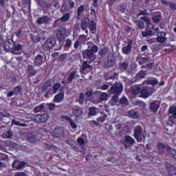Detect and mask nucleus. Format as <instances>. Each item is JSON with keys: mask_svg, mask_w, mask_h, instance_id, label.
I'll return each instance as SVG.
<instances>
[{"mask_svg": "<svg viewBox=\"0 0 176 176\" xmlns=\"http://www.w3.org/2000/svg\"><path fill=\"white\" fill-rule=\"evenodd\" d=\"M12 124H14L15 126H19L21 127H27V124H23L16 120H12Z\"/></svg>", "mask_w": 176, "mask_h": 176, "instance_id": "33", "label": "nucleus"}, {"mask_svg": "<svg viewBox=\"0 0 176 176\" xmlns=\"http://www.w3.org/2000/svg\"><path fill=\"white\" fill-rule=\"evenodd\" d=\"M151 95L152 91L150 88H144L140 91V96L143 97V98H148V96Z\"/></svg>", "mask_w": 176, "mask_h": 176, "instance_id": "17", "label": "nucleus"}, {"mask_svg": "<svg viewBox=\"0 0 176 176\" xmlns=\"http://www.w3.org/2000/svg\"><path fill=\"white\" fill-rule=\"evenodd\" d=\"M133 43L129 41L127 45L122 47V52L124 54H129L131 52Z\"/></svg>", "mask_w": 176, "mask_h": 176, "instance_id": "21", "label": "nucleus"}, {"mask_svg": "<svg viewBox=\"0 0 176 176\" xmlns=\"http://www.w3.org/2000/svg\"><path fill=\"white\" fill-rule=\"evenodd\" d=\"M65 34H67V30L64 28H60L57 32V38L60 42L65 39Z\"/></svg>", "mask_w": 176, "mask_h": 176, "instance_id": "11", "label": "nucleus"}, {"mask_svg": "<svg viewBox=\"0 0 176 176\" xmlns=\"http://www.w3.org/2000/svg\"><path fill=\"white\" fill-rule=\"evenodd\" d=\"M136 76L137 78H144V76H146V72L144 70H142L137 74Z\"/></svg>", "mask_w": 176, "mask_h": 176, "instance_id": "41", "label": "nucleus"}, {"mask_svg": "<svg viewBox=\"0 0 176 176\" xmlns=\"http://www.w3.org/2000/svg\"><path fill=\"white\" fill-rule=\"evenodd\" d=\"M5 50H7V52H9V50H11L12 53L13 54H19V51L21 50V45L20 44H8V45H4Z\"/></svg>", "mask_w": 176, "mask_h": 176, "instance_id": "4", "label": "nucleus"}, {"mask_svg": "<svg viewBox=\"0 0 176 176\" xmlns=\"http://www.w3.org/2000/svg\"><path fill=\"white\" fill-rule=\"evenodd\" d=\"M43 108H45V104H41L38 106H36L35 108H34V112L36 113L38 112H41V111H42V109H43Z\"/></svg>", "mask_w": 176, "mask_h": 176, "instance_id": "36", "label": "nucleus"}, {"mask_svg": "<svg viewBox=\"0 0 176 176\" xmlns=\"http://www.w3.org/2000/svg\"><path fill=\"white\" fill-rule=\"evenodd\" d=\"M19 163V160H14V162L12 163V167L14 168L16 167V165Z\"/></svg>", "mask_w": 176, "mask_h": 176, "instance_id": "61", "label": "nucleus"}, {"mask_svg": "<svg viewBox=\"0 0 176 176\" xmlns=\"http://www.w3.org/2000/svg\"><path fill=\"white\" fill-rule=\"evenodd\" d=\"M62 101H64V93L58 94L54 96V102H56L57 104H58Z\"/></svg>", "mask_w": 176, "mask_h": 176, "instance_id": "22", "label": "nucleus"}, {"mask_svg": "<svg viewBox=\"0 0 176 176\" xmlns=\"http://www.w3.org/2000/svg\"><path fill=\"white\" fill-rule=\"evenodd\" d=\"M87 27H89V18H85L81 22V28L83 30V31H85L86 34L89 33Z\"/></svg>", "mask_w": 176, "mask_h": 176, "instance_id": "18", "label": "nucleus"}, {"mask_svg": "<svg viewBox=\"0 0 176 176\" xmlns=\"http://www.w3.org/2000/svg\"><path fill=\"white\" fill-rule=\"evenodd\" d=\"M21 89H23V87L21 86H18V87H15L14 89V93L15 94H19V93H20V91H21Z\"/></svg>", "mask_w": 176, "mask_h": 176, "instance_id": "49", "label": "nucleus"}, {"mask_svg": "<svg viewBox=\"0 0 176 176\" xmlns=\"http://www.w3.org/2000/svg\"><path fill=\"white\" fill-rule=\"evenodd\" d=\"M136 24L139 27V28H144V27H145V23H144V22H142V21H137Z\"/></svg>", "mask_w": 176, "mask_h": 176, "instance_id": "48", "label": "nucleus"}, {"mask_svg": "<svg viewBox=\"0 0 176 176\" xmlns=\"http://www.w3.org/2000/svg\"><path fill=\"white\" fill-rule=\"evenodd\" d=\"M150 109L156 113L159 109V105L156 104L155 102H152L150 104Z\"/></svg>", "mask_w": 176, "mask_h": 176, "instance_id": "32", "label": "nucleus"}, {"mask_svg": "<svg viewBox=\"0 0 176 176\" xmlns=\"http://www.w3.org/2000/svg\"><path fill=\"white\" fill-rule=\"evenodd\" d=\"M69 14H65L60 19V21H67V20H69Z\"/></svg>", "mask_w": 176, "mask_h": 176, "instance_id": "40", "label": "nucleus"}, {"mask_svg": "<svg viewBox=\"0 0 176 176\" xmlns=\"http://www.w3.org/2000/svg\"><path fill=\"white\" fill-rule=\"evenodd\" d=\"M92 94H92L91 91H87V92L86 93L87 97H91Z\"/></svg>", "mask_w": 176, "mask_h": 176, "instance_id": "62", "label": "nucleus"}, {"mask_svg": "<svg viewBox=\"0 0 176 176\" xmlns=\"http://www.w3.org/2000/svg\"><path fill=\"white\" fill-rule=\"evenodd\" d=\"M134 137L137 140L138 142H141L145 140V135L142 133V129L141 126H138L134 129Z\"/></svg>", "mask_w": 176, "mask_h": 176, "instance_id": "5", "label": "nucleus"}, {"mask_svg": "<svg viewBox=\"0 0 176 176\" xmlns=\"http://www.w3.org/2000/svg\"><path fill=\"white\" fill-rule=\"evenodd\" d=\"M78 102L82 105L83 102H85V94L82 93L80 94L79 98H78Z\"/></svg>", "mask_w": 176, "mask_h": 176, "instance_id": "39", "label": "nucleus"}, {"mask_svg": "<svg viewBox=\"0 0 176 176\" xmlns=\"http://www.w3.org/2000/svg\"><path fill=\"white\" fill-rule=\"evenodd\" d=\"M89 29L91 34H96V30H97V25L96 24V22L92 21L89 23Z\"/></svg>", "mask_w": 176, "mask_h": 176, "instance_id": "25", "label": "nucleus"}, {"mask_svg": "<svg viewBox=\"0 0 176 176\" xmlns=\"http://www.w3.org/2000/svg\"><path fill=\"white\" fill-rule=\"evenodd\" d=\"M65 46V47H71L72 46V41L70 39H67Z\"/></svg>", "mask_w": 176, "mask_h": 176, "instance_id": "47", "label": "nucleus"}, {"mask_svg": "<svg viewBox=\"0 0 176 176\" xmlns=\"http://www.w3.org/2000/svg\"><path fill=\"white\" fill-rule=\"evenodd\" d=\"M125 141L127 144H130V145H134L135 144V140L130 135L125 136Z\"/></svg>", "mask_w": 176, "mask_h": 176, "instance_id": "29", "label": "nucleus"}, {"mask_svg": "<svg viewBox=\"0 0 176 176\" xmlns=\"http://www.w3.org/2000/svg\"><path fill=\"white\" fill-rule=\"evenodd\" d=\"M72 112H73V115L76 118H80V116L83 115V109H82V108H80V107H74L72 109Z\"/></svg>", "mask_w": 176, "mask_h": 176, "instance_id": "12", "label": "nucleus"}, {"mask_svg": "<svg viewBox=\"0 0 176 176\" xmlns=\"http://www.w3.org/2000/svg\"><path fill=\"white\" fill-rule=\"evenodd\" d=\"M144 84L152 85L153 86L155 85H157L159 83V80L156 78H151L150 80H147L144 82Z\"/></svg>", "mask_w": 176, "mask_h": 176, "instance_id": "27", "label": "nucleus"}, {"mask_svg": "<svg viewBox=\"0 0 176 176\" xmlns=\"http://www.w3.org/2000/svg\"><path fill=\"white\" fill-rule=\"evenodd\" d=\"M25 166V162H22L19 164V165L16 166V170H20L21 168H23Z\"/></svg>", "mask_w": 176, "mask_h": 176, "instance_id": "54", "label": "nucleus"}, {"mask_svg": "<svg viewBox=\"0 0 176 176\" xmlns=\"http://www.w3.org/2000/svg\"><path fill=\"white\" fill-rule=\"evenodd\" d=\"M98 122H99V123H104V122H105V118L104 117H99L97 118Z\"/></svg>", "mask_w": 176, "mask_h": 176, "instance_id": "56", "label": "nucleus"}, {"mask_svg": "<svg viewBox=\"0 0 176 176\" xmlns=\"http://www.w3.org/2000/svg\"><path fill=\"white\" fill-rule=\"evenodd\" d=\"M54 45H56V40L54 38H48L43 45V49L44 50H50Z\"/></svg>", "mask_w": 176, "mask_h": 176, "instance_id": "8", "label": "nucleus"}, {"mask_svg": "<svg viewBox=\"0 0 176 176\" xmlns=\"http://www.w3.org/2000/svg\"><path fill=\"white\" fill-rule=\"evenodd\" d=\"M34 119L36 122H38V123H45V122H47L49 119V114L44 113L43 115H36L34 116Z\"/></svg>", "mask_w": 176, "mask_h": 176, "instance_id": "9", "label": "nucleus"}, {"mask_svg": "<svg viewBox=\"0 0 176 176\" xmlns=\"http://www.w3.org/2000/svg\"><path fill=\"white\" fill-rule=\"evenodd\" d=\"M168 115H171V116H169V122H172V126L173 124H175L176 107L173 106L170 107L168 111Z\"/></svg>", "mask_w": 176, "mask_h": 176, "instance_id": "7", "label": "nucleus"}, {"mask_svg": "<svg viewBox=\"0 0 176 176\" xmlns=\"http://www.w3.org/2000/svg\"><path fill=\"white\" fill-rule=\"evenodd\" d=\"M157 149L159 153H163L164 151H167L168 155L171 156V157H174V159H176V151L174 148H171L170 147H166L163 143H158L157 144Z\"/></svg>", "mask_w": 176, "mask_h": 176, "instance_id": "3", "label": "nucleus"}, {"mask_svg": "<svg viewBox=\"0 0 176 176\" xmlns=\"http://www.w3.org/2000/svg\"><path fill=\"white\" fill-rule=\"evenodd\" d=\"M128 116L131 118V119H138L140 118V115L138 114V112L135 111H129L128 113Z\"/></svg>", "mask_w": 176, "mask_h": 176, "instance_id": "26", "label": "nucleus"}, {"mask_svg": "<svg viewBox=\"0 0 176 176\" xmlns=\"http://www.w3.org/2000/svg\"><path fill=\"white\" fill-rule=\"evenodd\" d=\"M148 49V46H146V45H143L142 47V48H141V50L142 51V52H145V50H146Z\"/></svg>", "mask_w": 176, "mask_h": 176, "instance_id": "60", "label": "nucleus"}, {"mask_svg": "<svg viewBox=\"0 0 176 176\" xmlns=\"http://www.w3.org/2000/svg\"><path fill=\"white\" fill-rule=\"evenodd\" d=\"M119 67L120 69H122V71H126L129 67V63L127 62H123L119 65Z\"/></svg>", "mask_w": 176, "mask_h": 176, "instance_id": "35", "label": "nucleus"}, {"mask_svg": "<svg viewBox=\"0 0 176 176\" xmlns=\"http://www.w3.org/2000/svg\"><path fill=\"white\" fill-rule=\"evenodd\" d=\"M75 6V3L74 1H71L69 3V8H74Z\"/></svg>", "mask_w": 176, "mask_h": 176, "instance_id": "63", "label": "nucleus"}, {"mask_svg": "<svg viewBox=\"0 0 176 176\" xmlns=\"http://www.w3.org/2000/svg\"><path fill=\"white\" fill-rule=\"evenodd\" d=\"M83 10H85V7L83 6H80L77 11V14L78 17L79 16H80V14H82V12H83Z\"/></svg>", "mask_w": 176, "mask_h": 176, "instance_id": "46", "label": "nucleus"}, {"mask_svg": "<svg viewBox=\"0 0 176 176\" xmlns=\"http://www.w3.org/2000/svg\"><path fill=\"white\" fill-rule=\"evenodd\" d=\"M142 19L145 21L147 24V28L144 32H142L143 36H150V35H155V34L159 32V28H155L153 25H152V22L151 19L146 16H142Z\"/></svg>", "mask_w": 176, "mask_h": 176, "instance_id": "2", "label": "nucleus"}, {"mask_svg": "<svg viewBox=\"0 0 176 176\" xmlns=\"http://www.w3.org/2000/svg\"><path fill=\"white\" fill-rule=\"evenodd\" d=\"M148 58H145V57H141L139 56L137 58V61L138 63H139V64L142 65V64H146V63H148Z\"/></svg>", "mask_w": 176, "mask_h": 176, "instance_id": "30", "label": "nucleus"}, {"mask_svg": "<svg viewBox=\"0 0 176 176\" xmlns=\"http://www.w3.org/2000/svg\"><path fill=\"white\" fill-rule=\"evenodd\" d=\"M91 69H93V67L90 66L87 63V62H84L82 64L81 74H86V71H87V72H89L91 71Z\"/></svg>", "mask_w": 176, "mask_h": 176, "instance_id": "19", "label": "nucleus"}, {"mask_svg": "<svg viewBox=\"0 0 176 176\" xmlns=\"http://www.w3.org/2000/svg\"><path fill=\"white\" fill-rule=\"evenodd\" d=\"M145 14H148L146 10L140 11L139 13L140 16H145Z\"/></svg>", "mask_w": 176, "mask_h": 176, "instance_id": "57", "label": "nucleus"}, {"mask_svg": "<svg viewBox=\"0 0 176 176\" xmlns=\"http://www.w3.org/2000/svg\"><path fill=\"white\" fill-rule=\"evenodd\" d=\"M61 119L63 122H67V123H69L72 120V118H71L69 116L65 115L62 116Z\"/></svg>", "mask_w": 176, "mask_h": 176, "instance_id": "38", "label": "nucleus"}, {"mask_svg": "<svg viewBox=\"0 0 176 176\" xmlns=\"http://www.w3.org/2000/svg\"><path fill=\"white\" fill-rule=\"evenodd\" d=\"M14 93L13 91H10L8 94V97H12Z\"/></svg>", "mask_w": 176, "mask_h": 176, "instance_id": "64", "label": "nucleus"}, {"mask_svg": "<svg viewBox=\"0 0 176 176\" xmlns=\"http://www.w3.org/2000/svg\"><path fill=\"white\" fill-rule=\"evenodd\" d=\"M69 126L72 127L73 131H76L78 130V124H76V122L75 121H74L73 120H72L69 122Z\"/></svg>", "mask_w": 176, "mask_h": 176, "instance_id": "31", "label": "nucleus"}, {"mask_svg": "<svg viewBox=\"0 0 176 176\" xmlns=\"http://www.w3.org/2000/svg\"><path fill=\"white\" fill-rule=\"evenodd\" d=\"M168 6L172 10H176V3H169Z\"/></svg>", "mask_w": 176, "mask_h": 176, "instance_id": "52", "label": "nucleus"}, {"mask_svg": "<svg viewBox=\"0 0 176 176\" xmlns=\"http://www.w3.org/2000/svg\"><path fill=\"white\" fill-rule=\"evenodd\" d=\"M60 87H61V84L60 83H56L54 86V93H57V91H58V89H60Z\"/></svg>", "mask_w": 176, "mask_h": 176, "instance_id": "45", "label": "nucleus"}, {"mask_svg": "<svg viewBox=\"0 0 176 176\" xmlns=\"http://www.w3.org/2000/svg\"><path fill=\"white\" fill-rule=\"evenodd\" d=\"M79 45H80L79 41H76L74 43V49H78V47H79Z\"/></svg>", "mask_w": 176, "mask_h": 176, "instance_id": "59", "label": "nucleus"}, {"mask_svg": "<svg viewBox=\"0 0 176 176\" xmlns=\"http://www.w3.org/2000/svg\"><path fill=\"white\" fill-rule=\"evenodd\" d=\"M43 63H45V60H43V56L39 54L35 58L34 63L36 65H42Z\"/></svg>", "mask_w": 176, "mask_h": 176, "instance_id": "23", "label": "nucleus"}, {"mask_svg": "<svg viewBox=\"0 0 176 176\" xmlns=\"http://www.w3.org/2000/svg\"><path fill=\"white\" fill-rule=\"evenodd\" d=\"M63 134H64V128L59 127L54 130L52 135L57 138L58 137H61V135H63Z\"/></svg>", "mask_w": 176, "mask_h": 176, "instance_id": "16", "label": "nucleus"}, {"mask_svg": "<svg viewBox=\"0 0 176 176\" xmlns=\"http://www.w3.org/2000/svg\"><path fill=\"white\" fill-rule=\"evenodd\" d=\"M162 19V14H158L157 15H155L153 16V20L154 21V23H159V21H160V20Z\"/></svg>", "mask_w": 176, "mask_h": 176, "instance_id": "37", "label": "nucleus"}, {"mask_svg": "<svg viewBox=\"0 0 176 176\" xmlns=\"http://www.w3.org/2000/svg\"><path fill=\"white\" fill-rule=\"evenodd\" d=\"M100 113V109L96 107H89L88 116H96V115Z\"/></svg>", "mask_w": 176, "mask_h": 176, "instance_id": "20", "label": "nucleus"}, {"mask_svg": "<svg viewBox=\"0 0 176 176\" xmlns=\"http://www.w3.org/2000/svg\"><path fill=\"white\" fill-rule=\"evenodd\" d=\"M123 91V85L120 83H115L114 85L110 89L111 94H117L120 96Z\"/></svg>", "mask_w": 176, "mask_h": 176, "instance_id": "6", "label": "nucleus"}, {"mask_svg": "<svg viewBox=\"0 0 176 176\" xmlns=\"http://www.w3.org/2000/svg\"><path fill=\"white\" fill-rule=\"evenodd\" d=\"M108 98V94L107 93H102L100 96V99L101 101H105Z\"/></svg>", "mask_w": 176, "mask_h": 176, "instance_id": "42", "label": "nucleus"}, {"mask_svg": "<svg viewBox=\"0 0 176 176\" xmlns=\"http://www.w3.org/2000/svg\"><path fill=\"white\" fill-rule=\"evenodd\" d=\"M66 142L68 145L72 146V148H74L76 152H85V150L80 149L79 148L76 147V142H75V140H68Z\"/></svg>", "mask_w": 176, "mask_h": 176, "instance_id": "15", "label": "nucleus"}, {"mask_svg": "<svg viewBox=\"0 0 176 176\" xmlns=\"http://www.w3.org/2000/svg\"><path fill=\"white\" fill-rule=\"evenodd\" d=\"M116 63V60H115V56L113 54H109L107 58V62L105 63V67L109 68L111 67H113Z\"/></svg>", "mask_w": 176, "mask_h": 176, "instance_id": "10", "label": "nucleus"}, {"mask_svg": "<svg viewBox=\"0 0 176 176\" xmlns=\"http://www.w3.org/2000/svg\"><path fill=\"white\" fill-rule=\"evenodd\" d=\"M87 45L89 49L85 50L82 52V57L83 58H89V60H91L90 63H91L96 60V55H94V53L98 52V47L91 42H88Z\"/></svg>", "mask_w": 176, "mask_h": 176, "instance_id": "1", "label": "nucleus"}, {"mask_svg": "<svg viewBox=\"0 0 176 176\" xmlns=\"http://www.w3.org/2000/svg\"><path fill=\"white\" fill-rule=\"evenodd\" d=\"M157 42L159 43H164L167 41L166 37V32H159L157 34Z\"/></svg>", "mask_w": 176, "mask_h": 176, "instance_id": "14", "label": "nucleus"}, {"mask_svg": "<svg viewBox=\"0 0 176 176\" xmlns=\"http://www.w3.org/2000/svg\"><path fill=\"white\" fill-rule=\"evenodd\" d=\"M52 21V19L47 16H43L38 18L36 21L37 24H49Z\"/></svg>", "mask_w": 176, "mask_h": 176, "instance_id": "13", "label": "nucleus"}, {"mask_svg": "<svg viewBox=\"0 0 176 176\" xmlns=\"http://www.w3.org/2000/svg\"><path fill=\"white\" fill-rule=\"evenodd\" d=\"M108 87H109V85H104L103 86L101 87V89L102 90H108Z\"/></svg>", "mask_w": 176, "mask_h": 176, "instance_id": "58", "label": "nucleus"}, {"mask_svg": "<svg viewBox=\"0 0 176 176\" xmlns=\"http://www.w3.org/2000/svg\"><path fill=\"white\" fill-rule=\"evenodd\" d=\"M76 73L77 72L76 71H74L73 72H72L68 78H67V80L69 83H71V82H72L74 80V79H75V76H76Z\"/></svg>", "mask_w": 176, "mask_h": 176, "instance_id": "34", "label": "nucleus"}, {"mask_svg": "<svg viewBox=\"0 0 176 176\" xmlns=\"http://www.w3.org/2000/svg\"><path fill=\"white\" fill-rule=\"evenodd\" d=\"M28 74L29 76H34L36 74V71L34 69V67L32 65H29L28 67Z\"/></svg>", "mask_w": 176, "mask_h": 176, "instance_id": "28", "label": "nucleus"}, {"mask_svg": "<svg viewBox=\"0 0 176 176\" xmlns=\"http://www.w3.org/2000/svg\"><path fill=\"white\" fill-rule=\"evenodd\" d=\"M131 93L132 94H138L140 93V87H135L131 89Z\"/></svg>", "mask_w": 176, "mask_h": 176, "instance_id": "44", "label": "nucleus"}, {"mask_svg": "<svg viewBox=\"0 0 176 176\" xmlns=\"http://www.w3.org/2000/svg\"><path fill=\"white\" fill-rule=\"evenodd\" d=\"M77 142H78V145H80V146H82V145H83V144H85V140H83L82 138H78L77 139Z\"/></svg>", "mask_w": 176, "mask_h": 176, "instance_id": "51", "label": "nucleus"}, {"mask_svg": "<svg viewBox=\"0 0 176 176\" xmlns=\"http://www.w3.org/2000/svg\"><path fill=\"white\" fill-rule=\"evenodd\" d=\"M120 104L122 105H126L127 104V99L126 98H122L120 100Z\"/></svg>", "mask_w": 176, "mask_h": 176, "instance_id": "55", "label": "nucleus"}, {"mask_svg": "<svg viewBox=\"0 0 176 176\" xmlns=\"http://www.w3.org/2000/svg\"><path fill=\"white\" fill-rule=\"evenodd\" d=\"M12 137H13V133H12V132L10 131H8L5 135H4V138H12Z\"/></svg>", "mask_w": 176, "mask_h": 176, "instance_id": "50", "label": "nucleus"}, {"mask_svg": "<svg viewBox=\"0 0 176 176\" xmlns=\"http://www.w3.org/2000/svg\"><path fill=\"white\" fill-rule=\"evenodd\" d=\"M47 105L49 107L50 111H53L56 108V104L54 103H48Z\"/></svg>", "mask_w": 176, "mask_h": 176, "instance_id": "53", "label": "nucleus"}, {"mask_svg": "<svg viewBox=\"0 0 176 176\" xmlns=\"http://www.w3.org/2000/svg\"><path fill=\"white\" fill-rule=\"evenodd\" d=\"M28 140L32 144H36V142H37V141H38V137H36V135H35L32 133H30L28 136Z\"/></svg>", "mask_w": 176, "mask_h": 176, "instance_id": "24", "label": "nucleus"}, {"mask_svg": "<svg viewBox=\"0 0 176 176\" xmlns=\"http://www.w3.org/2000/svg\"><path fill=\"white\" fill-rule=\"evenodd\" d=\"M107 53H108V48H107V47L102 48L99 51L100 56H102L103 54H107Z\"/></svg>", "mask_w": 176, "mask_h": 176, "instance_id": "43", "label": "nucleus"}]
</instances>
